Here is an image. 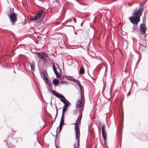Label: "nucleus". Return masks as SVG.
Segmentation results:
<instances>
[{
	"label": "nucleus",
	"instance_id": "nucleus-7",
	"mask_svg": "<svg viewBox=\"0 0 148 148\" xmlns=\"http://www.w3.org/2000/svg\"><path fill=\"white\" fill-rule=\"evenodd\" d=\"M146 30V26L144 24H142L140 26V31L141 34H144L145 33Z\"/></svg>",
	"mask_w": 148,
	"mask_h": 148
},
{
	"label": "nucleus",
	"instance_id": "nucleus-23",
	"mask_svg": "<svg viewBox=\"0 0 148 148\" xmlns=\"http://www.w3.org/2000/svg\"><path fill=\"white\" fill-rule=\"evenodd\" d=\"M73 19L74 22L75 23H76V21H75V18H73Z\"/></svg>",
	"mask_w": 148,
	"mask_h": 148
},
{
	"label": "nucleus",
	"instance_id": "nucleus-20",
	"mask_svg": "<svg viewBox=\"0 0 148 148\" xmlns=\"http://www.w3.org/2000/svg\"><path fill=\"white\" fill-rule=\"evenodd\" d=\"M63 125V124L60 123V125L59 126V132L61 130L62 128V126Z\"/></svg>",
	"mask_w": 148,
	"mask_h": 148
},
{
	"label": "nucleus",
	"instance_id": "nucleus-13",
	"mask_svg": "<svg viewBox=\"0 0 148 148\" xmlns=\"http://www.w3.org/2000/svg\"><path fill=\"white\" fill-rule=\"evenodd\" d=\"M36 54L38 56V57L41 58H42L44 60H45V56H45V53H43L41 54V53L39 52H36Z\"/></svg>",
	"mask_w": 148,
	"mask_h": 148
},
{
	"label": "nucleus",
	"instance_id": "nucleus-11",
	"mask_svg": "<svg viewBox=\"0 0 148 148\" xmlns=\"http://www.w3.org/2000/svg\"><path fill=\"white\" fill-rule=\"evenodd\" d=\"M41 75L42 77H43L42 76H43L45 80H47V79H48V76L47 72L46 71L43 70L42 71V73L41 72Z\"/></svg>",
	"mask_w": 148,
	"mask_h": 148
},
{
	"label": "nucleus",
	"instance_id": "nucleus-15",
	"mask_svg": "<svg viewBox=\"0 0 148 148\" xmlns=\"http://www.w3.org/2000/svg\"><path fill=\"white\" fill-rule=\"evenodd\" d=\"M29 64L31 68V70L32 71H34L35 63L34 62H32L31 63H29Z\"/></svg>",
	"mask_w": 148,
	"mask_h": 148
},
{
	"label": "nucleus",
	"instance_id": "nucleus-25",
	"mask_svg": "<svg viewBox=\"0 0 148 148\" xmlns=\"http://www.w3.org/2000/svg\"><path fill=\"white\" fill-rule=\"evenodd\" d=\"M71 26V27H73V26L72 25H70V26Z\"/></svg>",
	"mask_w": 148,
	"mask_h": 148
},
{
	"label": "nucleus",
	"instance_id": "nucleus-4",
	"mask_svg": "<svg viewBox=\"0 0 148 148\" xmlns=\"http://www.w3.org/2000/svg\"><path fill=\"white\" fill-rule=\"evenodd\" d=\"M43 13L44 11L42 10H40L37 12V13L33 18H31V20L37 21L42 16Z\"/></svg>",
	"mask_w": 148,
	"mask_h": 148
},
{
	"label": "nucleus",
	"instance_id": "nucleus-26",
	"mask_svg": "<svg viewBox=\"0 0 148 148\" xmlns=\"http://www.w3.org/2000/svg\"><path fill=\"white\" fill-rule=\"evenodd\" d=\"M69 21H71V20H69Z\"/></svg>",
	"mask_w": 148,
	"mask_h": 148
},
{
	"label": "nucleus",
	"instance_id": "nucleus-14",
	"mask_svg": "<svg viewBox=\"0 0 148 148\" xmlns=\"http://www.w3.org/2000/svg\"><path fill=\"white\" fill-rule=\"evenodd\" d=\"M45 80L47 82V83L49 86V90L50 91L52 89V87L51 86V82L48 79V78L47 80Z\"/></svg>",
	"mask_w": 148,
	"mask_h": 148
},
{
	"label": "nucleus",
	"instance_id": "nucleus-27",
	"mask_svg": "<svg viewBox=\"0 0 148 148\" xmlns=\"http://www.w3.org/2000/svg\"><path fill=\"white\" fill-rule=\"evenodd\" d=\"M58 129V128H57V130ZM56 132H57V131H56Z\"/></svg>",
	"mask_w": 148,
	"mask_h": 148
},
{
	"label": "nucleus",
	"instance_id": "nucleus-21",
	"mask_svg": "<svg viewBox=\"0 0 148 148\" xmlns=\"http://www.w3.org/2000/svg\"><path fill=\"white\" fill-rule=\"evenodd\" d=\"M71 80L75 82H78L80 83V82L79 81L75 79H72Z\"/></svg>",
	"mask_w": 148,
	"mask_h": 148
},
{
	"label": "nucleus",
	"instance_id": "nucleus-9",
	"mask_svg": "<svg viewBox=\"0 0 148 148\" xmlns=\"http://www.w3.org/2000/svg\"><path fill=\"white\" fill-rule=\"evenodd\" d=\"M79 136H78L77 138L76 137V140L77 143L73 145L74 148H79Z\"/></svg>",
	"mask_w": 148,
	"mask_h": 148
},
{
	"label": "nucleus",
	"instance_id": "nucleus-6",
	"mask_svg": "<svg viewBox=\"0 0 148 148\" xmlns=\"http://www.w3.org/2000/svg\"><path fill=\"white\" fill-rule=\"evenodd\" d=\"M10 18L11 23L12 25H13L15 23L17 20L16 15L14 12H13V13L10 14Z\"/></svg>",
	"mask_w": 148,
	"mask_h": 148
},
{
	"label": "nucleus",
	"instance_id": "nucleus-2",
	"mask_svg": "<svg viewBox=\"0 0 148 148\" xmlns=\"http://www.w3.org/2000/svg\"><path fill=\"white\" fill-rule=\"evenodd\" d=\"M84 106H83L82 107L80 108L79 110V115L77 120L76 121L75 123V136H76L77 138L78 136H80L79 129L78 127V123L80 124L81 121L82 117V112L84 109Z\"/></svg>",
	"mask_w": 148,
	"mask_h": 148
},
{
	"label": "nucleus",
	"instance_id": "nucleus-22",
	"mask_svg": "<svg viewBox=\"0 0 148 148\" xmlns=\"http://www.w3.org/2000/svg\"><path fill=\"white\" fill-rule=\"evenodd\" d=\"M136 26H135L133 27V30H136Z\"/></svg>",
	"mask_w": 148,
	"mask_h": 148
},
{
	"label": "nucleus",
	"instance_id": "nucleus-1",
	"mask_svg": "<svg viewBox=\"0 0 148 148\" xmlns=\"http://www.w3.org/2000/svg\"><path fill=\"white\" fill-rule=\"evenodd\" d=\"M143 11V8H140L138 9H136L131 17L129 18L131 22L133 24L137 25L140 21V17Z\"/></svg>",
	"mask_w": 148,
	"mask_h": 148
},
{
	"label": "nucleus",
	"instance_id": "nucleus-18",
	"mask_svg": "<svg viewBox=\"0 0 148 148\" xmlns=\"http://www.w3.org/2000/svg\"><path fill=\"white\" fill-rule=\"evenodd\" d=\"M67 110V108H64L63 107L62 111V115L64 116V114L66 112V110Z\"/></svg>",
	"mask_w": 148,
	"mask_h": 148
},
{
	"label": "nucleus",
	"instance_id": "nucleus-3",
	"mask_svg": "<svg viewBox=\"0 0 148 148\" xmlns=\"http://www.w3.org/2000/svg\"><path fill=\"white\" fill-rule=\"evenodd\" d=\"M77 84L79 86L80 89V93L81 97L80 99H78L76 103V107L77 108H80L82 107L83 105L82 103V101L83 100V94L84 93L83 90L82 89V86L80 85L79 83H77Z\"/></svg>",
	"mask_w": 148,
	"mask_h": 148
},
{
	"label": "nucleus",
	"instance_id": "nucleus-16",
	"mask_svg": "<svg viewBox=\"0 0 148 148\" xmlns=\"http://www.w3.org/2000/svg\"><path fill=\"white\" fill-rule=\"evenodd\" d=\"M59 81L57 79H54L53 82V84L55 86L58 85L59 84Z\"/></svg>",
	"mask_w": 148,
	"mask_h": 148
},
{
	"label": "nucleus",
	"instance_id": "nucleus-10",
	"mask_svg": "<svg viewBox=\"0 0 148 148\" xmlns=\"http://www.w3.org/2000/svg\"><path fill=\"white\" fill-rule=\"evenodd\" d=\"M61 101L64 103L63 107L67 108L69 106L70 103L65 98H64V99H61Z\"/></svg>",
	"mask_w": 148,
	"mask_h": 148
},
{
	"label": "nucleus",
	"instance_id": "nucleus-8",
	"mask_svg": "<svg viewBox=\"0 0 148 148\" xmlns=\"http://www.w3.org/2000/svg\"><path fill=\"white\" fill-rule=\"evenodd\" d=\"M51 91L53 95H54L55 96L59 98L60 100L61 99H64V98H65L63 96L56 92L55 91L51 90Z\"/></svg>",
	"mask_w": 148,
	"mask_h": 148
},
{
	"label": "nucleus",
	"instance_id": "nucleus-28",
	"mask_svg": "<svg viewBox=\"0 0 148 148\" xmlns=\"http://www.w3.org/2000/svg\"><path fill=\"white\" fill-rule=\"evenodd\" d=\"M75 34H76V32H75Z\"/></svg>",
	"mask_w": 148,
	"mask_h": 148
},
{
	"label": "nucleus",
	"instance_id": "nucleus-5",
	"mask_svg": "<svg viewBox=\"0 0 148 148\" xmlns=\"http://www.w3.org/2000/svg\"><path fill=\"white\" fill-rule=\"evenodd\" d=\"M102 137L105 141L106 140L107 133L106 130V125L103 124L102 127Z\"/></svg>",
	"mask_w": 148,
	"mask_h": 148
},
{
	"label": "nucleus",
	"instance_id": "nucleus-19",
	"mask_svg": "<svg viewBox=\"0 0 148 148\" xmlns=\"http://www.w3.org/2000/svg\"><path fill=\"white\" fill-rule=\"evenodd\" d=\"M64 116L62 115V116L61 118V121L60 123L62 124H64Z\"/></svg>",
	"mask_w": 148,
	"mask_h": 148
},
{
	"label": "nucleus",
	"instance_id": "nucleus-24",
	"mask_svg": "<svg viewBox=\"0 0 148 148\" xmlns=\"http://www.w3.org/2000/svg\"><path fill=\"white\" fill-rule=\"evenodd\" d=\"M57 113H58V110H57H57H56V116L57 115Z\"/></svg>",
	"mask_w": 148,
	"mask_h": 148
},
{
	"label": "nucleus",
	"instance_id": "nucleus-12",
	"mask_svg": "<svg viewBox=\"0 0 148 148\" xmlns=\"http://www.w3.org/2000/svg\"><path fill=\"white\" fill-rule=\"evenodd\" d=\"M52 67H53V71L55 74L56 75V77L57 78L60 77V75L58 74V72L57 71L56 68V67L54 65V64H53Z\"/></svg>",
	"mask_w": 148,
	"mask_h": 148
},
{
	"label": "nucleus",
	"instance_id": "nucleus-17",
	"mask_svg": "<svg viewBox=\"0 0 148 148\" xmlns=\"http://www.w3.org/2000/svg\"><path fill=\"white\" fill-rule=\"evenodd\" d=\"M84 68L81 66L79 70V73L80 74H82L84 73Z\"/></svg>",
	"mask_w": 148,
	"mask_h": 148
}]
</instances>
